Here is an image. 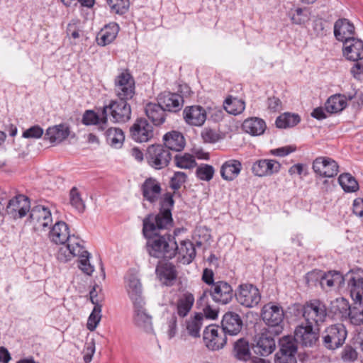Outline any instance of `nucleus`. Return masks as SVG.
<instances>
[{
	"instance_id": "nucleus-1",
	"label": "nucleus",
	"mask_w": 363,
	"mask_h": 363,
	"mask_svg": "<svg viewBox=\"0 0 363 363\" xmlns=\"http://www.w3.org/2000/svg\"><path fill=\"white\" fill-rule=\"evenodd\" d=\"M169 211L163 213L148 214L143 222V233L147 239V250L151 257L170 259L177 255V243L169 234L160 235L161 230L172 225Z\"/></svg>"
},
{
	"instance_id": "nucleus-2",
	"label": "nucleus",
	"mask_w": 363,
	"mask_h": 363,
	"mask_svg": "<svg viewBox=\"0 0 363 363\" xmlns=\"http://www.w3.org/2000/svg\"><path fill=\"white\" fill-rule=\"evenodd\" d=\"M208 295L211 296L215 303L225 305L232 301L235 294L230 284L225 281H218L210 289L203 291L198 299L197 303L202 306L203 303L207 299Z\"/></svg>"
},
{
	"instance_id": "nucleus-3",
	"label": "nucleus",
	"mask_w": 363,
	"mask_h": 363,
	"mask_svg": "<svg viewBox=\"0 0 363 363\" xmlns=\"http://www.w3.org/2000/svg\"><path fill=\"white\" fill-rule=\"evenodd\" d=\"M301 311L307 324L318 327L325 321L328 316L326 305L319 299H312L306 302Z\"/></svg>"
},
{
	"instance_id": "nucleus-4",
	"label": "nucleus",
	"mask_w": 363,
	"mask_h": 363,
	"mask_svg": "<svg viewBox=\"0 0 363 363\" xmlns=\"http://www.w3.org/2000/svg\"><path fill=\"white\" fill-rule=\"evenodd\" d=\"M102 113L113 123H125L130 118L131 108L128 101L115 99L102 107Z\"/></svg>"
},
{
	"instance_id": "nucleus-5",
	"label": "nucleus",
	"mask_w": 363,
	"mask_h": 363,
	"mask_svg": "<svg viewBox=\"0 0 363 363\" xmlns=\"http://www.w3.org/2000/svg\"><path fill=\"white\" fill-rule=\"evenodd\" d=\"M347 336V331L343 324L331 325L323 333V344L328 350H335L345 343Z\"/></svg>"
},
{
	"instance_id": "nucleus-6",
	"label": "nucleus",
	"mask_w": 363,
	"mask_h": 363,
	"mask_svg": "<svg viewBox=\"0 0 363 363\" xmlns=\"http://www.w3.org/2000/svg\"><path fill=\"white\" fill-rule=\"evenodd\" d=\"M263 321L269 326L274 328L272 330L275 335H279L283 330L281 324L283 323L284 313L283 308L272 303L264 306L262 309Z\"/></svg>"
},
{
	"instance_id": "nucleus-7",
	"label": "nucleus",
	"mask_w": 363,
	"mask_h": 363,
	"mask_svg": "<svg viewBox=\"0 0 363 363\" xmlns=\"http://www.w3.org/2000/svg\"><path fill=\"white\" fill-rule=\"evenodd\" d=\"M114 91L117 99L128 101L135 94V80L128 72H123L115 79Z\"/></svg>"
},
{
	"instance_id": "nucleus-8",
	"label": "nucleus",
	"mask_w": 363,
	"mask_h": 363,
	"mask_svg": "<svg viewBox=\"0 0 363 363\" xmlns=\"http://www.w3.org/2000/svg\"><path fill=\"white\" fill-rule=\"evenodd\" d=\"M320 327L301 323L294 330V342L304 347H313L319 340Z\"/></svg>"
},
{
	"instance_id": "nucleus-9",
	"label": "nucleus",
	"mask_w": 363,
	"mask_h": 363,
	"mask_svg": "<svg viewBox=\"0 0 363 363\" xmlns=\"http://www.w3.org/2000/svg\"><path fill=\"white\" fill-rule=\"evenodd\" d=\"M146 159L150 167L161 169L169 164L172 155L162 145H152L147 148Z\"/></svg>"
},
{
	"instance_id": "nucleus-10",
	"label": "nucleus",
	"mask_w": 363,
	"mask_h": 363,
	"mask_svg": "<svg viewBox=\"0 0 363 363\" xmlns=\"http://www.w3.org/2000/svg\"><path fill=\"white\" fill-rule=\"evenodd\" d=\"M228 340L231 341L218 325H209L203 331L204 344L208 349L212 351L222 349Z\"/></svg>"
},
{
	"instance_id": "nucleus-11",
	"label": "nucleus",
	"mask_w": 363,
	"mask_h": 363,
	"mask_svg": "<svg viewBox=\"0 0 363 363\" xmlns=\"http://www.w3.org/2000/svg\"><path fill=\"white\" fill-rule=\"evenodd\" d=\"M235 296L238 302L247 308L256 306L261 300L259 289L251 284L239 285Z\"/></svg>"
},
{
	"instance_id": "nucleus-12",
	"label": "nucleus",
	"mask_w": 363,
	"mask_h": 363,
	"mask_svg": "<svg viewBox=\"0 0 363 363\" xmlns=\"http://www.w3.org/2000/svg\"><path fill=\"white\" fill-rule=\"evenodd\" d=\"M337 306L342 316L347 314L352 325H360L363 324V301H354L351 307L346 299L342 298L336 299Z\"/></svg>"
},
{
	"instance_id": "nucleus-13",
	"label": "nucleus",
	"mask_w": 363,
	"mask_h": 363,
	"mask_svg": "<svg viewBox=\"0 0 363 363\" xmlns=\"http://www.w3.org/2000/svg\"><path fill=\"white\" fill-rule=\"evenodd\" d=\"M30 212V222L33 223L35 230H45L52 223L50 210L43 205H37L33 207Z\"/></svg>"
},
{
	"instance_id": "nucleus-14",
	"label": "nucleus",
	"mask_w": 363,
	"mask_h": 363,
	"mask_svg": "<svg viewBox=\"0 0 363 363\" xmlns=\"http://www.w3.org/2000/svg\"><path fill=\"white\" fill-rule=\"evenodd\" d=\"M30 209L29 199L19 194L10 199L6 207V213L13 219L23 218Z\"/></svg>"
},
{
	"instance_id": "nucleus-15",
	"label": "nucleus",
	"mask_w": 363,
	"mask_h": 363,
	"mask_svg": "<svg viewBox=\"0 0 363 363\" xmlns=\"http://www.w3.org/2000/svg\"><path fill=\"white\" fill-rule=\"evenodd\" d=\"M132 138L138 143L149 141L154 135V130L145 118H138L130 129Z\"/></svg>"
},
{
	"instance_id": "nucleus-16",
	"label": "nucleus",
	"mask_w": 363,
	"mask_h": 363,
	"mask_svg": "<svg viewBox=\"0 0 363 363\" xmlns=\"http://www.w3.org/2000/svg\"><path fill=\"white\" fill-rule=\"evenodd\" d=\"M297 346L290 337H284L281 341V347L275 355L274 363H297L296 354Z\"/></svg>"
},
{
	"instance_id": "nucleus-17",
	"label": "nucleus",
	"mask_w": 363,
	"mask_h": 363,
	"mask_svg": "<svg viewBox=\"0 0 363 363\" xmlns=\"http://www.w3.org/2000/svg\"><path fill=\"white\" fill-rule=\"evenodd\" d=\"M281 164L275 160L259 159L252 164L251 170L255 176L259 177H270L278 173Z\"/></svg>"
},
{
	"instance_id": "nucleus-18",
	"label": "nucleus",
	"mask_w": 363,
	"mask_h": 363,
	"mask_svg": "<svg viewBox=\"0 0 363 363\" xmlns=\"http://www.w3.org/2000/svg\"><path fill=\"white\" fill-rule=\"evenodd\" d=\"M313 171L323 177H333L339 172L337 163L328 157H317L313 162Z\"/></svg>"
},
{
	"instance_id": "nucleus-19",
	"label": "nucleus",
	"mask_w": 363,
	"mask_h": 363,
	"mask_svg": "<svg viewBox=\"0 0 363 363\" xmlns=\"http://www.w3.org/2000/svg\"><path fill=\"white\" fill-rule=\"evenodd\" d=\"M133 322L139 328L146 333L153 331L152 316L145 308V301L133 303Z\"/></svg>"
},
{
	"instance_id": "nucleus-20",
	"label": "nucleus",
	"mask_w": 363,
	"mask_h": 363,
	"mask_svg": "<svg viewBox=\"0 0 363 363\" xmlns=\"http://www.w3.org/2000/svg\"><path fill=\"white\" fill-rule=\"evenodd\" d=\"M84 241L79 238H72L69 243L61 247L57 253V259L62 262H67L72 257H77L84 252Z\"/></svg>"
},
{
	"instance_id": "nucleus-21",
	"label": "nucleus",
	"mask_w": 363,
	"mask_h": 363,
	"mask_svg": "<svg viewBox=\"0 0 363 363\" xmlns=\"http://www.w3.org/2000/svg\"><path fill=\"white\" fill-rule=\"evenodd\" d=\"M125 288L133 303L143 301V287L140 279L133 270L128 271L125 277Z\"/></svg>"
},
{
	"instance_id": "nucleus-22",
	"label": "nucleus",
	"mask_w": 363,
	"mask_h": 363,
	"mask_svg": "<svg viewBox=\"0 0 363 363\" xmlns=\"http://www.w3.org/2000/svg\"><path fill=\"white\" fill-rule=\"evenodd\" d=\"M242 327V321L238 314L228 312L223 315L220 328L229 339L237 335L241 331Z\"/></svg>"
},
{
	"instance_id": "nucleus-23",
	"label": "nucleus",
	"mask_w": 363,
	"mask_h": 363,
	"mask_svg": "<svg viewBox=\"0 0 363 363\" xmlns=\"http://www.w3.org/2000/svg\"><path fill=\"white\" fill-rule=\"evenodd\" d=\"M342 53L348 60L357 62L363 60V41L352 38L343 43Z\"/></svg>"
},
{
	"instance_id": "nucleus-24",
	"label": "nucleus",
	"mask_w": 363,
	"mask_h": 363,
	"mask_svg": "<svg viewBox=\"0 0 363 363\" xmlns=\"http://www.w3.org/2000/svg\"><path fill=\"white\" fill-rule=\"evenodd\" d=\"M72 238L77 237L70 235L68 225L63 221L57 222L49 233L50 240L56 245L69 243V240Z\"/></svg>"
},
{
	"instance_id": "nucleus-25",
	"label": "nucleus",
	"mask_w": 363,
	"mask_h": 363,
	"mask_svg": "<svg viewBox=\"0 0 363 363\" xmlns=\"http://www.w3.org/2000/svg\"><path fill=\"white\" fill-rule=\"evenodd\" d=\"M157 102L160 103L166 111L177 112L184 105V99L177 93L164 91L158 95Z\"/></svg>"
},
{
	"instance_id": "nucleus-26",
	"label": "nucleus",
	"mask_w": 363,
	"mask_h": 363,
	"mask_svg": "<svg viewBox=\"0 0 363 363\" xmlns=\"http://www.w3.org/2000/svg\"><path fill=\"white\" fill-rule=\"evenodd\" d=\"M185 122L191 125L201 126L206 120V111L201 106H186L183 111Z\"/></svg>"
},
{
	"instance_id": "nucleus-27",
	"label": "nucleus",
	"mask_w": 363,
	"mask_h": 363,
	"mask_svg": "<svg viewBox=\"0 0 363 363\" xmlns=\"http://www.w3.org/2000/svg\"><path fill=\"white\" fill-rule=\"evenodd\" d=\"M82 122L85 125H96L98 130L104 131L108 128V118L102 113V107L97 109V112L93 110L84 111Z\"/></svg>"
},
{
	"instance_id": "nucleus-28",
	"label": "nucleus",
	"mask_w": 363,
	"mask_h": 363,
	"mask_svg": "<svg viewBox=\"0 0 363 363\" xmlns=\"http://www.w3.org/2000/svg\"><path fill=\"white\" fill-rule=\"evenodd\" d=\"M274 332L269 330L262 333L256 344L253 346L254 352L260 356H268L272 354L276 347L275 340L272 337Z\"/></svg>"
},
{
	"instance_id": "nucleus-29",
	"label": "nucleus",
	"mask_w": 363,
	"mask_h": 363,
	"mask_svg": "<svg viewBox=\"0 0 363 363\" xmlns=\"http://www.w3.org/2000/svg\"><path fill=\"white\" fill-rule=\"evenodd\" d=\"M195 301L194 296L189 291L180 294L174 303V313L183 318L189 313Z\"/></svg>"
},
{
	"instance_id": "nucleus-30",
	"label": "nucleus",
	"mask_w": 363,
	"mask_h": 363,
	"mask_svg": "<svg viewBox=\"0 0 363 363\" xmlns=\"http://www.w3.org/2000/svg\"><path fill=\"white\" fill-rule=\"evenodd\" d=\"M143 198L151 203H154L160 198L162 188L159 182L155 179L148 178L145 180L141 186Z\"/></svg>"
},
{
	"instance_id": "nucleus-31",
	"label": "nucleus",
	"mask_w": 363,
	"mask_h": 363,
	"mask_svg": "<svg viewBox=\"0 0 363 363\" xmlns=\"http://www.w3.org/2000/svg\"><path fill=\"white\" fill-rule=\"evenodd\" d=\"M354 26L346 18H340L336 21L334 25V35L339 41L346 42L349 39L354 38Z\"/></svg>"
},
{
	"instance_id": "nucleus-32",
	"label": "nucleus",
	"mask_w": 363,
	"mask_h": 363,
	"mask_svg": "<svg viewBox=\"0 0 363 363\" xmlns=\"http://www.w3.org/2000/svg\"><path fill=\"white\" fill-rule=\"evenodd\" d=\"M145 113L147 117L155 125H160L166 119V110L160 103L150 102L145 107Z\"/></svg>"
},
{
	"instance_id": "nucleus-33",
	"label": "nucleus",
	"mask_w": 363,
	"mask_h": 363,
	"mask_svg": "<svg viewBox=\"0 0 363 363\" xmlns=\"http://www.w3.org/2000/svg\"><path fill=\"white\" fill-rule=\"evenodd\" d=\"M242 169V164L238 160H226L220 167V176L225 181H233L238 177Z\"/></svg>"
},
{
	"instance_id": "nucleus-34",
	"label": "nucleus",
	"mask_w": 363,
	"mask_h": 363,
	"mask_svg": "<svg viewBox=\"0 0 363 363\" xmlns=\"http://www.w3.org/2000/svg\"><path fill=\"white\" fill-rule=\"evenodd\" d=\"M164 145L169 151L180 152L186 145L183 135L178 131H171L163 136Z\"/></svg>"
},
{
	"instance_id": "nucleus-35",
	"label": "nucleus",
	"mask_w": 363,
	"mask_h": 363,
	"mask_svg": "<svg viewBox=\"0 0 363 363\" xmlns=\"http://www.w3.org/2000/svg\"><path fill=\"white\" fill-rule=\"evenodd\" d=\"M232 354L234 358L238 361L244 362L250 361L252 356L248 340L242 337L235 341L233 342Z\"/></svg>"
},
{
	"instance_id": "nucleus-36",
	"label": "nucleus",
	"mask_w": 363,
	"mask_h": 363,
	"mask_svg": "<svg viewBox=\"0 0 363 363\" xmlns=\"http://www.w3.org/2000/svg\"><path fill=\"white\" fill-rule=\"evenodd\" d=\"M348 288L353 301H363V277L352 272L348 280Z\"/></svg>"
},
{
	"instance_id": "nucleus-37",
	"label": "nucleus",
	"mask_w": 363,
	"mask_h": 363,
	"mask_svg": "<svg viewBox=\"0 0 363 363\" xmlns=\"http://www.w3.org/2000/svg\"><path fill=\"white\" fill-rule=\"evenodd\" d=\"M119 26L116 23H110L105 26L97 34L96 42L100 46H105L111 43L117 37Z\"/></svg>"
},
{
	"instance_id": "nucleus-38",
	"label": "nucleus",
	"mask_w": 363,
	"mask_h": 363,
	"mask_svg": "<svg viewBox=\"0 0 363 363\" xmlns=\"http://www.w3.org/2000/svg\"><path fill=\"white\" fill-rule=\"evenodd\" d=\"M69 132L67 125L63 123L55 125L47 129L45 139L48 140L51 143H60L69 136Z\"/></svg>"
},
{
	"instance_id": "nucleus-39",
	"label": "nucleus",
	"mask_w": 363,
	"mask_h": 363,
	"mask_svg": "<svg viewBox=\"0 0 363 363\" xmlns=\"http://www.w3.org/2000/svg\"><path fill=\"white\" fill-rule=\"evenodd\" d=\"M345 94H334L329 97L325 102V110L330 113H336L344 110L347 106Z\"/></svg>"
},
{
	"instance_id": "nucleus-40",
	"label": "nucleus",
	"mask_w": 363,
	"mask_h": 363,
	"mask_svg": "<svg viewBox=\"0 0 363 363\" xmlns=\"http://www.w3.org/2000/svg\"><path fill=\"white\" fill-rule=\"evenodd\" d=\"M243 130L252 135H262L266 128L265 122L259 118H250L242 123Z\"/></svg>"
},
{
	"instance_id": "nucleus-41",
	"label": "nucleus",
	"mask_w": 363,
	"mask_h": 363,
	"mask_svg": "<svg viewBox=\"0 0 363 363\" xmlns=\"http://www.w3.org/2000/svg\"><path fill=\"white\" fill-rule=\"evenodd\" d=\"M156 273L161 281L167 285L171 284V282L177 278V271L175 267L171 263H164L160 265H157L156 267Z\"/></svg>"
},
{
	"instance_id": "nucleus-42",
	"label": "nucleus",
	"mask_w": 363,
	"mask_h": 363,
	"mask_svg": "<svg viewBox=\"0 0 363 363\" xmlns=\"http://www.w3.org/2000/svg\"><path fill=\"white\" fill-rule=\"evenodd\" d=\"M344 282V277L337 271L325 273L320 277V284L324 290L330 289L335 285H341Z\"/></svg>"
},
{
	"instance_id": "nucleus-43",
	"label": "nucleus",
	"mask_w": 363,
	"mask_h": 363,
	"mask_svg": "<svg viewBox=\"0 0 363 363\" xmlns=\"http://www.w3.org/2000/svg\"><path fill=\"white\" fill-rule=\"evenodd\" d=\"M203 315L201 313H196L186 323V328L189 335L193 337H200V330L203 325Z\"/></svg>"
},
{
	"instance_id": "nucleus-44",
	"label": "nucleus",
	"mask_w": 363,
	"mask_h": 363,
	"mask_svg": "<svg viewBox=\"0 0 363 363\" xmlns=\"http://www.w3.org/2000/svg\"><path fill=\"white\" fill-rule=\"evenodd\" d=\"M177 254H179L188 263L191 262L196 256L194 244L190 240L181 241L180 245H177Z\"/></svg>"
},
{
	"instance_id": "nucleus-45",
	"label": "nucleus",
	"mask_w": 363,
	"mask_h": 363,
	"mask_svg": "<svg viewBox=\"0 0 363 363\" xmlns=\"http://www.w3.org/2000/svg\"><path fill=\"white\" fill-rule=\"evenodd\" d=\"M223 106L228 113L236 116L243 112L245 104L242 99L229 96L225 100Z\"/></svg>"
},
{
	"instance_id": "nucleus-46",
	"label": "nucleus",
	"mask_w": 363,
	"mask_h": 363,
	"mask_svg": "<svg viewBox=\"0 0 363 363\" xmlns=\"http://www.w3.org/2000/svg\"><path fill=\"white\" fill-rule=\"evenodd\" d=\"M301 121L300 116L296 113H284L276 119V125L279 128H289L296 125Z\"/></svg>"
},
{
	"instance_id": "nucleus-47",
	"label": "nucleus",
	"mask_w": 363,
	"mask_h": 363,
	"mask_svg": "<svg viewBox=\"0 0 363 363\" xmlns=\"http://www.w3.org/2000/svg\"><path fill=\"white\" fill-rule=\"evenodd\" d=\"M107 143L113 147H121L125 136L121 129L118 128H108L105 133Z\"/></svg>"
},
{
	"instance_id": "nucleus-48",
	"label": "nucleus",
	"mask_w": 363,
	"mask_h": 363,
	"mask_svg": "<svg viewBox=\"0 0 363 363\" xmlns=\"http://www.w3.org/2000/svg\"><path fill=\"white\" fill-rule=\"evenodd\" d=\"M338 182L345 192H355L359 189V184L350 173L340 175Z\"/></svg>"
},
{
	"instance_id": "nucleus-49",
	"label": "nucleus",
	"mask_w": 363,
	"mask_h": 363,
	"mask_svg": "<svg viewBox=\"0 0 363 363\" xmlns=\"http://www.w3.org/2000/svg\"><path fill=\"white\" fill-rule=\"evenodd\" d=\"M174 163L179 168L189 169L194 168L197 164L194 156L189 153L176 155Z\"/></svg>"
},
{
	"instance_id": "nucleus-50",
	"label": "nucleus",
	"mask_w": 363,
	"mask_h": 363,
	"mask_svg": "<svg viewBox=\"0 0 363 363\" xmlns=\"http://www.w3.org/2000/svg\"><path fill=\"white\" fill-rule=\"evenodd\" d=\"M69 202L79 213H83L85 210V203L82 200L81 195L76 187H73L69 192Z\"/></svg>"
},
{
	"instance_id": "nucleus-51",
	"label": "nucleus",
	"mask_w": 363,
	"mask_h": 363,
	"mask_svg": "<svg viewBox=\"0 0 363 363\" xmlns=\"http://www.w3.org/2000/svg\"><path fill=\"white\" fill-rule=\"evenodd\" d=\"M101 318V305L94 306L92 312L91 313L86 327L90 331H94L97 327Z\"/></svg>"
},
{
	"instance_id": "nucleus-52",
	"label": "nucleus",
	"mask_w": 363,
	"mask_h": 363,
	"mask_svg": "<svg viewBox=\"0 0 363 363\" xmlns=\"http://www.w3.org/2000/svg\"><path fill=\"white\" fill-rule=\"evenodd\" d=\"M112 12L124 14L129 8V0H106Z\"/></svg>"
},
{
	"instance_id": "nucleus-53",
	"label": "nucleus",
	"mask_w": 363,
	"mask_h": 363,
	"mask_svg": "<svg viewBox=\"0 0 363 363\" xmlns=\"http://www.w3.org/2000/svg\"><path fill=\"white\" fill-rule=\"evenodd\" d=\"M77 257L79 258V267L86 274L91 275L94 272V267L89 263L90 254L84 248V252L81 255H77Z\"/></svg>"
},
{
	"instance_id": "nucleus-54",
	"label": "nucleus",
	"mask_w": 363,
	"mask_h": 363,
	"mask_svg": "<svg viewBox=\"0 0 363 363\" xmlns=\"http://www.w3.org/2000/svg\"><path fill=\"white\" fill-rule=\"evenodd\" d=\"M196 177L203 181H210L214 174V169L211 165L202 164L196 169Z\"/></svg>"
},
{
	"instance_id": "nucleus-55",
	"label": "nucleus",
	"mask_w": 363,
	"mask_h": 363,
	"mask_svg": "<svg viewBox=\"0 0 363 363\" xmlns=\"http://www.w3.org/2000/svg\"><path fill=\"white\" fill-rule=\"evenodd\" d=\"M306 10L301 8H297L291 11L290 16L293 23L301 25L308 20V16L305 13Z\"/></svg>"
},
{
	"instance_id": "nucleus-56",
	"label": "nucleus",
	"mask_w": 363,
	"mask_h": 363,
	"mask_svg": "<svg viewBox=\"0 0 363 363\" xmlns=\"http://www.w3.org/2000/svg\"><path fill=\"white\" fill-rule=\"evenodd\" d=\"M357 357V352L350 345H346L341 352V359L345 363L354 362Z\"/></svg>"
},
{
	"instance_id": "nucleus-57",
	"label": "nucleus",
	"mask_w": 363,
	"mask_h": 363,
	"mask_svg": "<svg viewBox=\"0 0 363 363\" xmlns=\"http://www.w3.org/2000/svg\"><path fill=\"white\" fill-rule=\"evenodd\" d=\"M186 177L187 176L184 172H174L170 181V187L174 191L178 190L181 188L182 185L186 182Z\"/></svg>"
},
{
	"instance_id": "nucleus-58",
	"label": "nucleus",
	"mask_w": 363,
	"mask_h": 363,
	"mask_svg": "<svg viewBox=\"0 0 363 363\" xmlns=\"http://www.w3.org/2000/svg\"><path fill=\"white\" fill-rule=\"evenodd\" d=\"M166 332L169 339L173 338L177 333V318L175 314L167 320Z\"/></svg>"
},
{
	"instance_id": "nucleus-59",
	"label": "nucleus",
	"mask_w": 363,
	"mask_h": 363,
	"mask_svg": "<svg viewBox=\"0 0 363 363\" xmlns=\"http://www.w3.org/2000/svg\"><path fill=\"white\" fill-rule=\"evenodd\" d=\"M43 134V129L39 125H33L23 133L25 138H40Z\"/></svg>"
},
{
	"instance_id": "nucleus-60",
	"label": "nucleus",
	"mask_w": 363,
	"mask_h": 363,
	"mask_svg": "<svg viewBox=\"0 0 363 363\" xmlns=\"http://www.w3.org/2000/svg\"><path fill=\"white\" fill-rule=\"evenodd\" d=\"M173 195L171 193H167L164 195L162 201L161 202V209L158 213H163L166 211H169L171 213V208L174 206Z\"/></svg>"
},
{
	"instance_id": "nucleus-61",
	"label": "nucleus",
	"mask_w": 363,
	"mask_h": 363,
	"mask_svg": "<svg viewBox=\"0 0 363 363\" xmlns=\"http://www.w3.org/2000/svg\"><path fill=\"white\" fill-rule=\"evenodd\" d=\"M295 150H296V148L293 147L291 146H284V147L272 150L270 151V152L272 155H273L274 156L284 157V156H286L289 154L294 152Z\"/></svg>"
},
{
	"instance_id": "nucleus-62",
	"label": "nucleus",
	"mask_w": 363,
	"mask_h": 363,
	"mask_svg": "<svg viewBox=\"0 0 363 363\" xmlns=\"http://www.w3.org/2000/svg\"><path fill=\"white\" fill-rule=\"evenodd\" d=\"M95 352V344L94 341L86 344L84 350V361L85 363H89Z\"/></svg>"
},
{
	"instance_id": "nucleus-63",
	"label": "nucleus",
	"mask_w": 363,
	"mask_h": 363,
	"mask_svg": "<svg viewBox=\"0 0 363 363\" xmlns=\"http://www.w3.org/2000/svg\"><path fill=\"white\" fill-rule=\"evenodd\" d=\"M351 72L353 75V77L358 79V80H362L363 79V61L362 62H357L352 68Z\"/></svg>"
},
{
	"instance_id": "nucleus-64",
	"label": "nucleus",
	"mask_w": 363,
	"mask_h": 363,
	"mask_svg": "<svg viewBox=\"0 0 363 363\" xmlns=\"http://www.w3.org/2000/svg\"><path fill=\"white\" fill-rule=\"evenodd\" d=\"M353 213L359 217H363V199L357 198L354 200Z\"/></svg>"
}]
</instances>
